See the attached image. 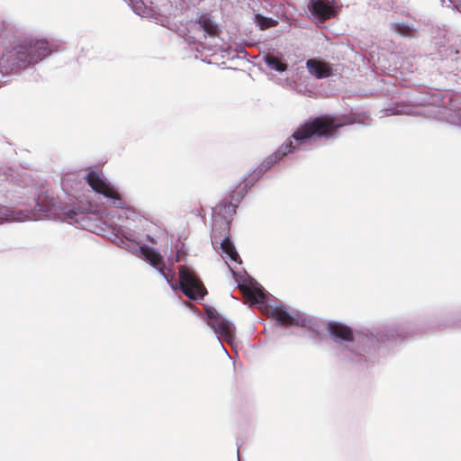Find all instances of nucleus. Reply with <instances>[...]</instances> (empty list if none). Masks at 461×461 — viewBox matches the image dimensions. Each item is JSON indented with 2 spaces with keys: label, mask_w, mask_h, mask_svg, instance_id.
Listing matches in <instances>:
<instances>
[{
  "label": "nucleus",
  "mask_w": 461,
  "mask_h": 461,
  "mask_svg": "<svg viewBox=\"0 0 461 461\" xmlns=\"http://www.w3.org/2000/svg\"><path fill=\"white\" fill-rule=\"evenodd\" d=\"M346 124L347 123L341 122L340 119L330 114L321 115L306 121L303 124L298 127L292 135V138L297 142V145H294L291 140L285 141L276 151L267 157L261 162L255 171L257 177H259L260 175L267 172L285 156L292 153L297 149L299 144L303 143L311 138H332L335 136L338 130Z\"/></svg>",
  "instance_id": "1"
},
{
  "label": "nucleus",
  "mask_w": 461,
  "mask_h": 461,
  "mask_svg": "<svg viewBox=\"0 0 461 461\" xmlns=\"http://www.w3.org/2000/svg\"><path fill=\"white\" fill-rule=\"evenodd\" d=\"M50 52L49 43L43 40H30L6 50L0 55V70L7 74L21 67L38 62Z\"/></svg>",
  "instance_id": "2"
},
{
  "label": "nucleus",
  "mask_w": 461,
  "mask_h": 461,
  "mask_svg": "<svg viewBox=\"0 0 461 461\" xmlns=\"http://www.w3.org/2000/svg\"><path fill=\"white\" fill-rule=\"evenodd\" d=\"M180 289L191 300L202 299L207 291L194 272L185 266L178 268Z\"/></svg>",
  "instance_id": "3"
},
{
  "label": "nucleus",
  "mask_w": 461,
  "mask_h": 461,
  "mask_svg": "<svg viewBox=\"0 0 461 461\" xmlns=\"http://www.w3.org/2000/svg\"><path fill=\"white\" fill-rule=\"evenodd\" d=\"M84 178L88 185L95 193L103 194L104 197L113 199L114 201L122 200L120 193L114 188L113 185H112L103 177L99 171L94 169L93 167H89L87 168Z\"/></svg>",
  "instance_id": "4"
},
{
  "label": "nucleus",
  "mask_w": 461,
  "mask_h": 461,
  "mask_svg": "<svg viewBox=\"0 0 461 461\" xmlns=\"http://www.w3.org/2000/svg\"><path fill=\"white\" fill-rule=\"evenodd\" d=\"M206 315L209 319V325L215 330L216 333L225 338L226 339H232L234 327L227 319H225L212 309L206 310Z\"/></svg>",
  "instance_id": "5"
},
{
  "label": "nucleus",
  "mask_w": 461,
  "mask_h": 461,
  "mask_svg": "<svg viewBox=\"0 0 461 461\" xmlns=\"http://www.w3.org/2000/svg\"><path fill=\"white\" fill-rule=\"evenodd\" d=\"M309 73L317 79L326 78L333 75V68L330 63L319 59H310L306 61Z\"/></svg>",
  "instance_id": "6"
},
{
  "label": "nucleus",
  "mask_w": 461,
  "mask_h": 461,
  "mask_svg": "<svg viewBox=\"0 0 461 461\" xmlns=\"http://www.w3.org/2000/svg\"><path fill=\"white\" fill-rule=\"evenodd\" d=\"M327 331L332 339L336 342H352L354 334L348 326L339 322H329L327 324Z\"/></svg>",
  "instance_id": "7"
},
{
  "label": "nucleus",
  "mask_w": 461,
  "mask_h": 461,
  "mask_svg": "<svg viewBox=\"0 0 461 461\" xmlns=\"http://www.w3.org/2000/svg\"><path fill=\"white\" fill-rule=\"evenodd\" d=\"M309 10L320 21L329 20L336 15V10L324 0H312Z\"/></svg>",
  "instance_id": "8"
},
{
  "label": "nucleus",
  "mask_w": 461,
  "mask_h": 461,
  "mask_svg": "<svg viewBox=\"0 0 461 461\" xmlns=\"http://www.w3.org/2000/svg\"><path fill=\"white\" fill-rule=\"evenodd\" d=\"M238 288L251 305L261 303L265 300V294L259 288L251 287L246 284H239Z\"/></svg>",
  "instance_id": "9"
},
{
  "label": "nucleus",
  "mask_w": 461,
  "mask_h": 461,
  "mask_svg": "<svg viewBox=\"0 0 461 461\" xmlns=\"http://www.w3.org/2000/svg\"><path fill=\"white\" fill-rule=\"evenodd\" d=\"M238 288L251 305L261 303L265 300V294L259 288L251 287L246 284H239Z\"/></svg>",
  "instance_id": "10"
},
{
  "label": "nucleus",
  "mask_w": 461,
  "mask_h": 461,
  "mask_svg": "<svg viewBox=\"0 0 461 461\" xmlns=\"http://www.w3.org/2000/svg\"><path fill=\"white\" fill-rule=\"evenodd\" d=\"M270 315L282 326L290 327L298 325V321L291 316L290 313L282 306H277L272 309Z\"/></svg>",
  "instance_id": "11"
},
{
  "label": "nucleus",
  "mask_w": 461,
  "mask_h": 461,
  "mask_svg": "<svg viewBox=\"0 0 461 461\" xmlns=\"http://www.w3.org/2000/svg\"><path fill=\"white\" fill-rule=\"evenodd\" d=\"M142 253L149 263L165 276V262L163 257L152 249H142Z\"/></svg>",
  "instance_id": "12"
},
{
  "label": "nucleus",
  "mask_w": 461,
  "mask_h": 461,
  "mask_svg": "<svg viewBox=\"0 0 461 461\" xmlns=\"http://www.w3.org/2000/svg\"><path fill=\"white\" fill-rule=\"evenodd\" d=\"M196 23L200 28L203 30L209 36L215 37L219 33L218 25L212 21L207 14H201L196 19Z\"/></svg>",
  "instance_id": "13"
},
{
  "label": "nucleus",
  "mask_w": 461,
  "mask_h": 461,
  "mask_svg": "<svg viewBox=\"0 0 461 461\" xmlns=\"http://www.w3.org/2000/svg\"><path fill=\"white\" fill-rule=\"evenodd\" d=\"M249 188V183L247 180L239 183L230 193V202H240L245 197Z\"/></svg>",
  "instance_id": "14"
},
{
  "label": "nucleus",
  "mask_w": 461,
  "mask_h": 461,
  "mask_svg": "<svg viewBox=\"0 0 461 461\" xmlns=\"http://www.w3.org/2000/svg\"><path fill=\"white\" fill-rule=\"evenodd\" d=\"M221 247L222 251L230 258V260L234 262L238 261L240 256L229 238L223 239L221 243Z\"/></svg>",
  "instance_id": "15"
},
{
  "label": "nucleus",
  "mask_w": 461,
  "mask_h": 461,
  "mask_svg": "<svg viewBox=\"0 0 461 461\" xmlns=\"http://www.w3.org/2000/svg\"><path fill=\"white\" fill-rule=\"evenodd\" d=\"M264 59L269 67L276 71L283 72L287 68V65L285 62L272 54H267Z\"/></svg>",
  "instance_id": "16"
},
{
  "label": "nucleus",
  "mask_w": 461,
  "mask_h": 461,
  "mask_svg": "<svg viewBox=\"0 0 461 461\" xmlns=\"http://www.w3.org/2000/svg\"><path fill=\"white\" fill-rule=\"evenodd\" d=\"M392 30L394 32H396L403 37H412L413 36V29L405 23H393Z\"/></svg>",
  "instance_id": "17"
},
{
  "label": "nucleus",
  "mask_w": 461,
  "mask_h": 461,
  "mask_svg": "<svg viewBox=\"0 0 461 461\" xmlns=\"http://www.w3.org/2000/svg\"><path fill=\"white\" fill-rule=\"evenodd\" d=\"M256 20H257V23H258V25L260 26V28L263 30L272 27L276 24V21H274L273 19L264 17L260 14L256 15Z\"/></svg>",
  "instance_id": "18"
},
{
  "label": "nucleus",
  "mask_w": 461,
  "mask_h": 461,
  "mask_svg": "<svg viewBox=\"0 0 461 461\" xmlns=\"http://www.w3.org/2000/svg\"><path fill=\"white\" fill-rule=\"evenodd\" d=\"M35 205H36V207H38L39 211H49L50 209L45 210L44 208L49 206V205L54 206L55 203H35Z\"/></svg>",
  "instance_id": "19"
},
{
  "label": "nucleus",
  "mask_w": 461,
  "mask_h": 461,
  "mask_svg": "<svg viewBox=\"0 0 461 461\" xmlns=\"http://www.w3.org/2000/svg\"><path fill=\"white\" fill-rule=\"evenodd\" d=\"M77 214V213L74 211V209H69L67 212L68 218L69 219H74Z\"/></svg>",
  "instance_id": "20"
},
{
  "label": "nucleus",
  "mask_w": 461,
  "mask_h": 461,
  "mask_svg": "<svg viewBox=\"0 0 461 461\" xmlns=\"http://www.w3.org/2000/svg\"><path fill=\"white\" fill-rule=\"evenodd\" d=\"M131 3L137 2V0H129Z\"/></svg>",
  "instance_id": "21"
}]
</instances>
